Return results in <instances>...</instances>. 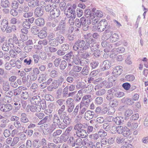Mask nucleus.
Returning <instances> with one entry per match:
<instances>
[{"instance_id":"nucleus-27","label":"nucleus","mask_w":148,"mask_h":148,"mask_svg":"<svg viewBox=\"0 0 148 148\" xmlns=\"http://www.w3.org/2000/svg\"><path fill=\"white\" fill-rule=\"evenodd\" d=\"M122 67L121 66H117L114 68L113 72L117 75H120L122 73Z\"/></svg>"},{"instance_id":"nucleus-57","label":"nucleus","mask_w":148,"mask_h":148,"mask_svg":"<svg viewBox=\"0 0 148 148\" xmlns=\"http://www.w3.org/2000/svg\"><path fill=\"white\" fill-rule=\"evenodd\" d=\"M58 114L61 119H62L66 115V113L65 112L58 111Z\"/></svg>"},{"instance_id":"nucleus-12","label":"nucleus","mask_w":148,"mask_h":148,"mask_svg":"<svg viewBox=\"0 0 148 148\" xmlns=\"http://www.w3.org/2000/svg\"><path fill=\"white\" fill-rule=\"evenodd\" d=\"M22 33L20 35L21 39L24 41H26L28 39V30L27 28H23L21 30Z\"/></svg>"},{"instance_id":"nucleus-54","label":"nucleus","mask_w":148,"mask_h":148,"mask_svg":"<svg viewBox=\"0 0 148 148\" xmlns=\"http://www.w3.org/2000/svg\"><path fill=\"white\" fill-rule=\"evenodd\" d=\"M90 138L95 140H97L99 138V136L97 133H95L91 134L89 135Z\"/></svg>"},{"instance_id":"nucleus-40","label":"nucleus","mask_w":148,"mask_h":148,"mask_svg":"<svg viewBox=\"0 0 148 148\" xmlns=\"http://www.w3.org/2000/svg\"><path fill=\"white\" fill-rule=\"evenodd\" d=\"M1 5L3 8L8 7L9 5V2L8 0H1Z\"/></svg>"},{"instance_id":"nucleus-28","label":"nucleus","mask_w":148,"mask_h":148,"mask_svg":"<svg viewBox=\"0 0 148 148\" xmlns=\"http://www.w3.org/2000/svg\"><path fill=\"white\" fill-rule=\"evenodd\" d=\"M36 25L39 26H42L45 24L44 19L42 18H38L35 21Z\"/></svg>"},{"instance_id":"nucleus-25","label":"nucleus","mask_w":148,"mask_h":148,"mask_svg":"<svg viewBox=\"0 0 148 148\" xmlns=\"http://www.w3.org/2000/svg\"><path fill=\"white\" fill-rule=\"evenodd\" d=\"M49 45L53 47H56L59 45L58 42L56 38H53V39L49 40Z\"/></svg>"},{"instance_id":"nucleus-59","label":"nucleus","mask_w":148,"mask_h":148,"mask_svg":"<svg viewBox=\"0 0 148 148\" xmlns=\"http://www.w3.org/2000/svg\"><path fill=\"white\" fill-rule=\"evenodd\" d=\"M19 141V138L18 137H14L12 140V142L10 146L11 147L14 146L18 143Z\"/></svg>"},{"instance_id":"nucleus-14","label":"nucleus","mask_w":148,"mask_h":148,"mask_svg":"<svg viewBox=\"0 0 148 148\" xmlns=\"http://www.w3.org/2000/svg\"><path fill=\"white\" fill-rule=\"evenodd\" d=\"M94 114V112L93 111L88 110L85 113L84 118L86 120H89L93 118Z\"/></svg>"},{"instance_id":"nucleus-15","label":"nucleus","mask_w":148,"mask_h":148,"mask_svg":"<svg viewBox=\"0 0 148 148\" xmlns=\"http://www.w3.org/2000/svg\"><path fill=\"white\" fill-rule=\"evenodd\" d=\"M29 109L33 112H39L41 110V108L39 105H31L29 107Z\"/></svg>"},{"instance_id":"nucleus-9","label":"nucleus","mask_w":148,"mask_h":148,"mask_svg":"<svg viewBox=\"0 0 148 148\" xmlns=\"http://www.w3.org/2000/svg\"><path fill=\"white\" fill-rule=\"evenodd\" d=\"M117 91V89L115 88H113L107 91L106 99L108 101H110L112 99L113 97V95H114V92Z\"/></svg>"},{"instance_id":"nucleus-45","label":"nucleus","mask_w":148,"mask_h":148,"mask_svg":"<svg viewBox=\"0 0 148 148\" xmlns=\"http://www.w3.org/2000/svg\"><path fill=\"white\" fill-rule=\"evenodd\" d=\"M99 136L101 137H103L107 136V133L103 130L101 129L98 132Z\"/></svg>"},{"instance_id":"nucleus-17","label":"nucleus","mask_w":148,"mask_h":148,"mask_svg":"<svg viewBox=\"0 0 148 148\" xmlns=\"http://www.w3.org/2000/svg\"><path fill=\"white\" fill-rule=\"evenodd\" d=\"M80 53H81L80 56L82 58L88 60V58L90 57L91 53L89 52L86 51L83 52L80 51Z\"/></svg>"},{"instance_id":"nucleus-47","label":"nucleus","mask_w":148,"mask_h":148,"mask_svg":"<svg viewBox=\"0 0 148 148\" xmlns=\"http://www.w3.org/2000/svg\"><path fill=\"white\" fill-rule=\"evenodd\" d=\"M33 145L34 147L39 148L41 146V141L38 139L35 140L33 143Z\"/></svg>"},{"instance_id":"nucleus-10","label":"nucleus","mask_w":148,"mask_h":148,"mask_svg":"<svg viewBox=\"0 0 148 148\" xmlns=\"http://www.w3.org/2000/svg\"><path fill=\"white\" fill-rule=\"evenodd\" d=\"M8 21L5 19H3L1 20L0 22L1 29L3 32L6 31L7 28L8 26Z\"/></svg>"},{"instance_id":"nucleus-8","label":"nucleus","mask_w":148,"mask_h":148,"mask_svg":"<svg viewBox=\"0 0 148 148\" xmlns=\"http://www.w3.org/2000/svg\"><path fill=\"white\" fill-rule=\"evenodd\" d=\"M85 41L83 40L78 39L75 43L73 46V49L75 51L79 50V48L82 49L84 44Z\"/></svg>"},{"instance_id":"nucleus-39","label":"nucleus","mask_w":148,"mask_h":148,"mask_svg":"<svg viewBox=\"0 0 148 148\" xmlns=\"http://www.w3.org/2000/svg\"><path fill=\"white\" fill-rule=\"evenodd\" d=\"M38 87V85L36 83H33L29 89L31 91L30 93H32L36 91V90L37 89Z\"/></svg>"},{"instance_id":"nucleus-29","label":"nucleus","mask_w":148,"mask_h":148,"mask_svg":"<svg viewBox=\"0 0 148 148\" xmlns=\"http://www.w3.org/2000/svg\"><path fill=\"white\" fill-rule=\"evenodd\" d=\"M124 137L128 136L131 134L130 130L126 127H124L123 131L122 134Z\"/></svg>"},{"instance_id":"nucleus-36","label":"nucleus","mask_w":148,"mask_h":148,"mask_svg":"<svg viewBox=\"0 0 148 148\" xmlns=\"http://www.w3.org/2000/svg\"><path fill=\"white\" fill-rule=\"evenodd\" d=\"M38 34V36L41 39L44 38L47 35L46 32L44 30L40 31Z\"/></svg>"},{"instance_id":"nucleus-19","label":"nucleus","mask_w":148,"mask_h":148,"mask_svg":"<svg viewBox=\"0 0 148 148\" xmlns=\"http://www.w3.org/2000/svg\"><path fill=\"white\" fill-rule=\"evenodd\" d=\"M119 101L116 98L112 99L109 102L110 106L112 107H116L119 105Z\"/></svg>"},{"instance_id":"nucleus-61","label":"nucleus","mask_w":148,"mask_h":148,"mask_svg":"<svg viewBox=\"0 0 148 148\" xmlns=\"http://www.w3.org/2000/svg\"><path fill=\"white\" fill-rule=\"evenodd\" d=\"M84 142H85L84 145H86L87 146H89L91 147L92 145H93L94 144L93 142L92 141H88V139L85 138L84 139Z\"/></svg>"},{"instance_id":"nucleus-16","label":"nucleus","mask_w":148,"mask_h":148,"mask_svg":"<svg viewBox=\"0 0 148 148\" xmlns=\"http://www.w3.org/2000/svg\"><path fill=\"white\" fill-rule=\"evenodd\" d=\"M29 99L30 103L34 105L38 104L40 100V97L38 96H34L31 99V98H29Z\"/></svg>"},{"instance_id":"nucleus-24","label":"nucleus","mask_w":148,"mask_h":148,"mask_svg":"<svg viewBox=\"0 0 148 148\" xmlns=\"http://www.w3.org/2000/svg\"><path fill=\"white\" fill-rule=\"evenodd\" d=\"M36 1L34 0H28V10L32 11L34 10V8L36 5Z\"/></svg>"},{"instance_id":"nucleus-44","label":"nucleus","mask_w":148,"mask_h":148,"mask_svg":"<svg viewBox=\"0 0 148 148\" xmlns=\"http://www.w3.org/2000/svg\"><path fill=\"white\" fill-rule=\"evenodd\" d=\"M63 122L66 124V126L69 125L71 122V119L69 118L68 116L66 115L62 119Z\"/></svg>"},{"instance_id":"nucleus-33","label":"nucleus","mask_w":148,"mask_h":148,"mask_svg":"<svg viewBox=\"0 0 148 148\" xmlns=\"http://www.w3.org/2000/svg\"><path fill=\"white\" fill-rule=\"evenodd\" d=\"M90 47V45L88 44V43L85 41L84 42V44L83 45V47L81 49H80L78 50V54L80 53V51H86L87 49H89Z\"/></svg>"},{"instance_id":"nucleus-58","label":"nucleus","mask_w":148,"mask_h":148,"mask_svg":"<svg viewBox=\"0 0 148 148\" xmlns=\"http://www.w3.org/2000/svg\"><path fill=\"white\" fill-rule=\"evenodd\" d=\"M68 87L66 86L63 89V91H62L63 97H68L69 94H68Z\"/></svg>"},{"instance_id":"nucleus-50","label":"nucleus","mask_w":148,"mask_h":148,"mask_svg":"<svg viewBox=\"0 0 148 148\" xmlns=\"http://www.w3.org/2000/svg\"><path fill=\"white\" fill-rule=\"evenodd\" d=\"M62 90L61 88L58 89L56 91V98L57 99L61 98L62 96Z\"/></svg>"},{"instance_id":"nucleus-5","label":"nucleus","mask_w":148,"mask_h":148,"mask_svg":"<svg viewBox=\"0 0 148 148\" xmlns=\"http://www.w3.org/2000/svg\"><path fill=\"white\" fill-rule=\"evenodd\" d=\"M35 115L39 119H42L38 123V124L39 125H42L49 121V116H46L43 119L45 116L44 114L43 113L37 112L35 114Z\"/></svg>"},{"instance_id":"nucleus-43","label":"nucleus","mask_w":148,"mask_h":148,"mask_svg":"<svg viewBox=\"0 0 148 148\" xmlns=\"http://www.w3.org/2000/svg\"><path fill=\"white\" fill-rule=\"evenodd\" d=\"M74 101L72 98L68 99L66 101V106H75L73 102Z\"/></svg>"},{"instance_id":"nucleus-64","label":"nucleus","mask_w":148,"mask_h":148,"mask_svg":"<svg viewBox=\"0 0 148 148\" xmlns=\"http://www.w3.org/2000/svg\"><path fill=\"white\" fill-rule=\"evenodd\" d=\"M3 88L4 90L8 91L10 88L8 83L7 82L3 83Z\"/></svg>"},{"instance_id":"nucleus-37","label":"nucleus","mask_w":148,"mask_h":148,"mask_svg":"<svg viewBox=\"0 0 148 148\" xmlns=\"http://www.w3.org/2000/svg\"><path fill=\"white\" fill-rule=\"evenodd\" d=\"M67 64L66 61L65 60H62L59 66L60 69L63 70L67 66Z\"/></svg>"},{"instance_id":"nucleus-38","label":"nucleus","mask_w":148,"mask_h":148,"mask_svg":"<svg viewBox=\"0 0 148 148\" xmlns=\"http://www.w3.org/2000/svg\"><path fill=\"white\" fill-rule=\"evenodd\" d=\"M91 101V100H88L87 101L82 100L80 104V107H83L84 106L87 108L89 106Z\"/></svg>"},{"instance_id":"nucleus-35","label":"nucleus","mask_w":148,"mask_h":148,"mask_svg":"<svg viewBox=\"0 0 148 148\" xmlns=\"http://www.w3.org/2000/svg\"><path fill=\"white\" fill-rule=\"evenodd\" d=\"M56 39L58 42V43L61 44L64 42L65 41V38L64 36L61 35H59L56 38Z\"/></svg>"},{"instance_id":"nucleus-60","label":"nucleus","mask_w":148,"mask_h":148,"mask_svg":"<svg viewBox=\"0 0 148 148\" xmlns=\"http://www.w3.org/2000/svg\"><path fill=\"white\" fill-rule=\"evenodd\" d=\"M57 126L55 124L53 123L51 124V129H47V131L48 133H50L52 132L56 128V126Z\"/></svg>"},{"instance_id":"nucleus-4","label":"nucleus","mask_w":148,"mask_h":148,"mask_svg":"<svg viewBox=\"0 0 148 148\" xmlns=\"http://www.w3.org/2000/svg\"><path fill=\"white\" fill-rule=\"evenodd\" d=\"M9 44H10L11 45H12L13 46V47L14 46V44H18L19 46H20V42L22 43L23 44V46H24L25 45H28V41L25 42H25L23 40H18V38L15 35H14L13 36L12 38H10L8 41Z\"/></svg>"},{"instance_id":"nucleus-30","label":"nucleus","mask_w":148,"mask_h":148,"mask_svg":"<svg viewBox=\"0 0 148 148\" xmlns=\"http://www.w3.org/2000/svg\"><path fill=\"white\" fill-rule=\"evenodd\" d=\"M123 118L121 116L116 117L114 120V121L117 125H121L123 123Z\"/></svg>"},{"instance_id":"nucleus-49","label":"nucleus","mask_w":148,"mask_h":148,"mask_svg":"<svg viewBox=\"0 0 148 148\" xmlns=\"http://www.w3.org/2000/svg\"><path fill=\"white\" fill-rule=\"evenodd\" d=\"M62 60L60 58H56L53 61V63L55 66L56 67L59 66L60 63H61Z\"/></svg>"},{"instance_id":"nucleus-20","label":"nucleus","mask_w":148,"mask_h":148,"mask_svg":"<svg viewBox=\"0 0 148 148\" xmlns=\"http://www.w3.org/2000/svg\"><path fill=\"white\" fill-rule=\"evenodd\" d=\"M110 32L111 36H110L108 39L110 40L112 42H115L116 41L119 39L118 35L116 33L112 34V32H111V31Z\"/></svg>"},{"instance_id":"nucleus-3","label":"nucleus","mask_w":148,"mask_h":148,"mask_svg":"<svg viewBox=\"0 0 148 148\" xmlns=\"http://www.w3.org/2000/svg\"><path fill=\"white\" fill-rule=\"evenodd\" d=\"M63 59L65 60H70V61H72L76 65L80 64L82 65V61L80 60V59L78 57L75 58V56L72 52H70L64 56L63 57Z\"/></svg>"},{"instance_id":"nucleus-1","label":"nucleus","mask_w":148,"mask_h":148,"mask_svg":"<svg viewBox=\"0 0 148 148\" xmlns=\"http://www.w3.org/2000/svg\"><path fill=\"white\" fill-rule=\"evenodd\" d=\"M97 28L98 31L101 32L105 30V32L106 33H108L111 30V27L108 25L107 21L105 19L101 20L99 23Z\"/></svg>"},{"instance_id":"nucleus-48","label":"nucleus","mask_w":148,"mask_h":148,"mask_svg":"<svg viewBox=\"0 0 148 148\" xmlns=\"http://www.w3.org/2000/svg\"><path fill=\"white\" fill-rule=\"evenodd\" d=\"M125 51V48L122 47H119L117 48H114L112 49V52H114L116 51L117 52H119L120 53H123Z\"/></svg>"},{"instance_id":"nucleus-41","label":"nucleus","mask_w":148,"mask_h":148,"mask_svg":"<svg viewBox=\"0 0 148 148\" xmlns=\"http://www.w3.org/2000/svg\"><path fill=\"white\" fill-rule=\"evenodd\" d=\"M21 121L22 122L24 123L28 122V118L26 114L25 113H22L21 114Z\"/></svg>"},{"instance_id":"nucleus-34","label":"nucleus","mask_w":148,"mask_h":148,"mask_svg":"<svg viewBox=\"0 0 148 148\" xmlns=\"http://www.w3.org/2000/svg\"><path fill=\"white\" fill-rule=\"evenodd\" d=\"M58 82V84L59 85V86H61L63 83L65 82V79L64 77L62 75H60L59 76L58 79H56Z\"/></svg>"},{"instance_id":"nucleus-7","label":"nucleus","mask_w":148,"mask_h":148,"mask_svg":"<svg viewBox=\"0 0 148 148\" xmlns=\"http://www.w3.org/2000/svg\"><path fill=\"white\" fill-rule=\"evenodd\" d=\"M50 14L54 18L58 17L60 14L59 8L56 5H54L53 6V9L50 11Z\"/></svg>"},{"instance_id":"nucleus-42","label":"nucleus","mask_w":148,"mask_h":148,"mask_svg":"<svg viewBox=\"0 0 148 148\" xmlns=\"http://www.w3.org/2000/svg\"><path fill=\"white\" fill-rule=\"evenodd\" d=\"M114 96L116 98H121L125 96V94L123 92L117 91L114 92Z\"/></svg>"},{"instance_id":"nucleus-18","label":"nucleus","mask_w":148,"mask_h":148,"mask_svg":"<svg viewBox=\"0 0 148 148\" xmlns=\"http://www.w3.org/2000/svg\"><path fill=\"white\" fill-rule=\"evenodd\" d=\"M34 14L36 17H40L43 14V11L40 7H38L34 10Z\"/></svg>"},{"instance_id":"nucleus-52","label":"nucleus","mask_w":148,"mask_h":148,"mask_svg":"<svg viewBox=\"0 0 148 148\" xmlns=\"http://www.w3.org/2000/svg\"><path fill=\"white\" fill-rule=\"evenodd\" d=\"M10 44H8L7 43H4L2 45V49L5 51H8L9 49V45Z\"/></svg>"},{"instance_id":"nucleus-46","label":"nucleus","mask_w":148,"mask_h":148,"mask_svg":"<svg viewBox=\"0 0 148 148\" xmlns=\"http://www.w3.org/2000/svg\"><path fill=\"white\" fill-rule=\"evenodd\" d=\"M58 75V72L54 69H53L50 73V75L52 78H56L57 77Z\"/></svg>"},{"instance_id":"nucleus-31","label":"nucleus","mask_w":148,"mask_h":148,"mask_svg":"<svg viewBox=\"0 0 148 148\" xmlns=\"http://www.w3.org/2000/svg\"><path fill=\"white\" fill-rule=\"evenodd\" d=\"M60 120L59 117L57 114H55L53 116L52 122L55 124L58 125L60 123Z\"/></svg>"},{"instance_id":"nucleus-53","label":"nucleus","mask_w":148,"mask_h":148,"mask_svg":"<svg viewBox=\"0 0 148 148\" xmlns=\"http://www.w3.org/2000/svg\"><path fill=\"white\" fill-rule=\"evenodd\" d=\"M99 45L95 43L90 45V49L91 51H95L99 48Z\"/></svg>"},{"instance_id":"nucleus-32","label":"nucleus","mask_w":148,"mask_h":148,"mask_svg":"<svg viewBox=\"0 0 148 148\" xmlns=\"http://www.w3.org/2000/svg\"><path fill=\"white\" fill-rule=\"evenodd\" d=\"M68 142L72 147H74L76 145V138L73 136L71 137Z\"/></svg>"},{"instance_id":"nucleus-51","label":"nucleus","mask_w":148,"mask_h":148,"mask_svg":"<svg viewBox=\"0 0 148 148\" xmlns=\"http://www.w3.org/2000/svg\"><path fill=\"white\" fill-rule=\"evenodd\" d=\"M39 29L36 26L33 27L31 29V32L34 34H37L38 33Z\"/></svg>"},{"instance_id":"nucleus-56","label":"nucleus","mask_w":148,"mask_h":148,"mask_svg":"<svg viewBox=\"0 0 148 148\" xmlns=\"http://www.w3.org/2000/svg\"><path fill=\"white\" fill-rule=\"evenodd\" d=\"M101 83L102 84H103V86H104L107 88H110L112 86V84L110 83L109 82H107L105 80L103 81Z\"/></svg>"},{"instance_id":"nucleus-63","label":"nucleus","mask_w":148,"mask_h":148,"mask_svg":"<svg viewBox=\"0 0 148 148\" xmlns=\"http://www.w3.org/2000/svg\"><path fill=\"white\" fill-rule=\"evenodd\" d=\"M95 101L96 103L101 105L103 102V98L101 97H99L96 98Z\"/></svg>"},{"instance_id":"nucleus-22","label":"nucleus","mask_w":148,"mask_h":148,"mask_svg":"<svg viewBox=\"0 0 148 148\" xmlns=\"http://www.w3.org/2000/svg\"><path fill=\"white\" fill-rule=\"evenodd\" d=\"M90 71V68L88 65H85L81 71V73L84 75H88Z\"/></svg>"},{"instance_id":"nucleus-2","label":"nucleus","mask_w":148,"mask_h":148,"mask_svg":"<svg viewBox=\"0 0 148 148\" xmlns=\"http://www.w3.org/2000/svg\"><path fill=\"white\" fill-rule=\"evenodd\" d=\"M84 126L81 123L77 124L74 126V129L76 130V135L79 137L85 138L88 136L86 132L84 129Z\"/></svg>"},{"instance_id":"nucleus-23","label":"nucleus","mask_w":148,"mask_h":148,"mask_svg":"<svg viewBox=\"0 0 148 148\" xmlns=\"http://www.w3.org/2000/svg\"><path fill=\"white\" fill-rule=\"evenodd\" d=\"M14 125L15 127L17 128L18 131L24 130L25 128L22 125L20 122L18 121H16L14 122Z\"/></svg>"},{"instance_id":"nucleus-62","label":"nucleus","mask_w":148,"mask_h":148,"mask_svg":"<svg viewBox=\"0 0 148 148\" xmlns=\"http://www.w3.org/2000/svg\"><path fill=\"white\" fill-rule=\"evenodd\" d=\"M58 84L56 80H54L52 82L51 84V85L53 88H54V89H56L60 86Z\"/></svg>"},{"instance_id":"nucleus-13","label":"nucleus","mask_w":148,"mask_h":148,"mask_svg":"<svg viewBox=\"0 0 148 148\" xmlns=\"http://www.w3.org/2000/svg\"><path fill=\"white\" fill-rule=\"evenodd\" d=\"M110 62L108 60H106L104 61L101 66V69L102 71H104L109 69L111 66Z\"/></svg>"},{"instance_id":"nucleus-6","label":"nucleus","mask_w":148,"mask_h":148,"mask_svg":"<svg viewBox=\"0 0 148 148\" xmlns=\"http://www.w3.org/2000/svg\"><path fill=\"white\" fill-rule=\"evenodd\" d=\"M12 105L9 103H3L0 105V110L5 113L10 111L12 109Z\"/></svg>"},{"instance_id":"nucleus-55","label":"nucleus","mask_w":148,"mask_h":148,"mask_svg":"<svg viewBox=\"0 0 148 148\" xmlns=\"http://www.w3.org/2000/svg\"><path fill=\"white\" fill-rule=\"evenodd\" d=\"M111 126L110 124L108 123H105L103 124V128L106 131H109Z\"/></svg>"},{"instance_id":"nucleus-26","label":"nucleus","mask_w":148,"mask_h":148,"mask_svg":"<svg viewBox=\"0 0 148 148\" xmlns=\"http://www.w3.org/2000/svg\"><path fill=\"white\" fill-rule=\"evenodd\" d=\"M122 102L129 105H132L134 103L133 100L131 98L124 97L121 100Z\"/></svg>"},{"instance_id":"nucleus-11","label":"nucleus","mask_w":148,"mask_h":148,"mask_svg":"<svg viewBox=\"0 0 148 148\" xmlns=\"http://www.w3.org/2000/svg\"><path fill=\"white\" fill-rule=\"evenodd\" d=\"M127 125L131 129L135 130L137 128L138 124L137 123L130 120L127 122Z\"/></svg>"},{"instance_id":"nucleus-21","label":"nucleus","mask_w":148,"mask_h":148,"mask_svg":"<svg viewBox=\"0 0 148 148\" xmlns=\"http://www.w3.org/2000/svg\"><path fill=\"white\" fill-rule=\"evenodd\" d=\"M85 15L87 18H89L92 19L94 17V14L93 13L91 12L90 9H87L85 10L84 12Z\"/></svg>"}]
</instances>
